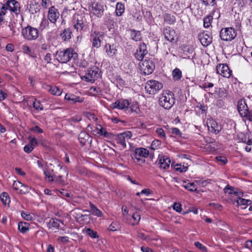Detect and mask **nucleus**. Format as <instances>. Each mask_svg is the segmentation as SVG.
Masks as SVG:
<instances>
[{"instance_id": "obj_12", "label": "nucleus", "mask_w": 252, "mask_h": 252, "mask_svg": "<svg viewBox=\"0 0 252 252\" xmlns=\"http://www.w3.org/2000/svg\"><path fill=\"white\" fill-rule=\"evenodd\" d=\"M92 133L97 136H103L106 138H110L112 134L107 131L104 127H89Z\"/></svg>"}, {"instance_id": "obj_57", "label": "nucleus", "mask_w": 252, "mask_h": 252, "mask_svg": "<svg viewBox=\"0 0 252 252\" xmlns=\"http://www.w3.org/2000/svg\"><path fill=\"white\" fill-rule=\"evenodd\" d=\"M22 49L23 52L26 54H29L31 52V50L30 47L27 45H24L22 47Z\"/></svg>"}, {"instance_id": "obj_34", "label": "nucleus", "mask_w": 252, "mask_h": 252, "mask_svg": "<svg viewBox=\"0 0 252 252\" xmlns=\"http://www.w3.org/2000/svg\"><path fill=\"white\" fill-rule=\"evenodd\" d=\"M18 229L22 233H25L29 229V224L25 222H20L18 223Z\"/></svg>"}, {"instance_id": "obj_18", "label": "nucleus", "mask_w": 252, "mask_h": 252, "mask_svg": "<svg viewBox=\"0 0 252 252\" xmlns=\"http://www.w3.org/2000/svg\"><path fill=\"white\" fill-rule=\"evenodd\" d=\"M216 70L218 74H219L224 77L229 78L230 74V70L227 65L220 64L217 66Z\"/></svg>"}, {"instance_id": "obj_40", "label": "nucleus", "mask_w": 252, "mask_h": 252, "mask_svg": "<svg viewBox=\"0 0 252 252\" xmlns=\"http://www.w3.org/2000/svg\"><path fill=\"white\" fill-rule=\"evenodd\" d=\"M0 199L5 205L10 203V198L6 192H3L0 194Z\"/></svg>"}, {"instance_id": "obj_23", "label": "nucleus", "mask_w": 252, "mask_h": 252, "mask_svg": "<svg viewBox=\"0 0 252 252\" xmlns=\"http://www.w3.org/2000/svg\"><path fill=\"white\" fill-rule=\"evenodd\" d=\"M163 34L167 40L171 42L175 41L176 34L174 30L170 28H165L163 31Z\"/></svg>"}, {"instance_id": "obj_13", "label": "nucleus", "mask_w": 252, "mask_h": 252, "mask_svg": "<svg viewBox=\"0 0 252 252\" xmlns=\"http://www.w3.org/2000/svg\"><path fill=\"white\" fill-rule=\"evenodd\" d=\"M104 36V34L99 32H94L91 34L92 46L98 48L101 46V40Z\"/></svg>"}, {"instance_id": "obj_50", "label": "nucleus", "mask_w": 252, "mask_h": 252, "mask_svg": "<svg viewBox=\"0 0 252 252\" xmlns=\"http://www.w3.org/2000/svg\"><path fill=\"white\" fill-rule=\"evenodd\" d=\"M216 158L218 161L221 162L223 164H226L227 162L226 158L224 157L217 156Z\"/></svg>"}, {"instance_id": "obj_6", "label": "nucleus", "mask_w": 252, "mask_h": 252, "mask_svg": "<svg viewBox=\"0 0 252 252\" xmlns=\"http://www.w3.org/2000/svg\"><path fill=\"white\" fill-rule=\"evenodd\" d=\"M163 87L162 84L156 80H151L146 84L145 89L149 94H155Z\"/></svg>"}, {"instance_id": "obj_60", "label": "nucleus", "mask_w": 252, "mask_h": 252, "mask_svg": "<svg viewBox=\"0 0 252 252\" xmlns=\"http://www.w3.org/2000/svg\"><path fill=\"white\" fill-rule=\"evenodd\" d=\"M157 132L160 137H163L164 138L165 137L164 132L161 128H158L157 129Z\"/></svg>"}, {"instance_id": "obj_26", "label": "nucleus", "mask_w": 252, "mask_h": 252, "mask_svg": "<svg viewBox=\"0 0 252 252\" xmlns=\"http://www.w3.org/2000/svg\"><path fill=\"white\" fill-rule=\"evenodd\" d=\"M60 220L55 218L51 219L47 222V227L49 229L53 230L58 229L60 227Z\"/></svg>"}, {"instance_id": "obj_35", "label": "nucleus", "mask_w": 252, "mask_h": 252, "mask_svg": "<svg viewBox=\"0 0 252 252\" xmlns=\"http://www.w3.org/2000/svg\"><path fill=\"white\" fill-rule=\"evenodd\" d=\"M90 207L91 209V212L92 214L96 216L97 217H101L102 215V213L95 206H94L93 204H90Z\"/></svg>"}, {"instance_id": "obj_37", "label": "nucleus", "mask_w": 252, "mask_h": 252, "mask_svg": "<svg viewBox=\"0 0 252 252\" xmlns=\"http://www.w3.org/2000/svg\"><path fill=\"white\" fill-rule=\"evenodd\" d=\"M165 21L169 24H173L176 21L175 17L169 14L165 15L164 17Z\"/></svg>"}, {"instance_id": "obj_22", "label": "nucleus", "mask_w": 252, "mask_h": 252, "mask_svg": "<svg viewBox=\"0 0 252 252\" xmlns=\"http://www.w3.org/2000/svg\"><path fill=\"white\" fill-rule=\"evenodd\" d=\"M60 13L58 10L54 6H52L49 9L48 17L50 21L52 23H55L57 19L59 17Z\"/></svg>"}, {"instance_id": "obj_61", "label": "nucleus", "mask_w": 252, "mask_h": 252, "mask_svg": "<svg viewBox=\"0 0 252 252\" xmlns=\"http://www.w3.org/2000/svg\"><path fill=\"white\" fill-rule=\"evenodd\" d=\"M6 50L9 52H12L14 50V46L12 44L9 43L6 45Z\"/></svg>"}, {"instance_id": "obj_54", "label": "nucleus", "mask_w": 252, "mask_h": 252, "mask_svg": "<svg viewBox=\"0 0 252 252\" xmlns=\"http://www.w3.org/2000/svg\"><path fill=\"white\" fill-rule=\"evenodd\" d=\"M48 21L46 19H43L40 24V28H41L42 30L45 29L48 25Z\"/></svg>"}, {"instance_id": "obj_48", "label": "nucleus", "mask_w": 252, "mask_h": 252, "mask_svg": "<svg viewBox=\"0 0 252 252\" xmlns=\"http://www.w3.org/2000/svg\"><path fill=\"white\" fill-rule=\"evenodd\" d=\"M169 130L170 131L171 130L170 132L172 133L175 134V135L181 136L182 133H181L180 130L178 128H176V127L172 128Z\"/></svg>"}, {"instance_id": "obj_45", "label": "nucleus", "mask_w": 252, "mask_h": 252, "mask_svg": "<svg viewBox=\"0 0 252 252\" xmlns=\"http://www.w3.org/2000/svg\"><path fill=\"white\" fill-rule=\"evenodd\" d=\"M194 245L196 248L200 249L202 252H207V248L199 242H195L194 243Z\"/></svg>"}, {"instance_id": "obj_59", "label": "nucleus", "mask_w": 252, "mask_h": 252, "mask_svg": "<svg viewBox=\"0 0 252 252\" xmlns=\"http://www.w3.org/2000/svg\"><path fill=\"white\" fill-rule=\"evenodd\" d=\"M29 139H30V144L33 146V148H34L37 144L36 139L35 138H32L31 136L29 137Z\"/></svg>"}, {"instance_id": "obj_31", "label": "nucleus", "mask_w": 252, "mask_h": 252, "mask_svg": "<svg viewBox=\"0 0 252 252\" xmlns=\"http://www.w3.org/2000/svg\"><path fill=\"white\" fill-rule=\"evenodd\" d=\"M65 99L72 101L73 103H75L77 102H82V100H79V97H77L73 94H66L64 97Z\"/></svg>"}, {"instance_id": "obj_24", "label": "nucleus", "mask_w": 252, "mask_h": 252, "mask_svg": "<svg viewBox=\"0 0 252 252\" xmlns=\"http://www.w3.org/2000/svg\"><path fill=\"white\" fill-rule=\"evenodd\" d=\"M128 108H127L126 114H132L133 116L139 115L140 110L139 108L138 104L136 103L130 104Z\"/></svg>"}, {"instance_id": "obj_36", "label": "nucleus", "mask_w": 252, "mask_h": 252, "mask_svg": "<svg viewBox=\"0 0 252 252\" xmlns=\"http://www.w3.org/2000/svg\"><path fill=\"white\" fill-rule=\"evenodd\" d=\"M85 232L87 235H89L92 238H98L97 232L91 229L90 228H85L83 231Z\"/></svg>"}, {"instance_id": "obj_15", "label": "nucleus", "mask_w": 252, "mask_h": 252, "mask_svg": "<svg viewBox=\"0 0 252 252\" xmlns=\"http://www.w3.org/2000/svg\"><path fill=\"white\" fill-rule=\"evenodd\" d=\"M74 20L76 21L74 24V28L77 31H81L85 26V18L83 14L75 15L74 16Z\"/></svg>"}, {"instance_id": "obj_1", "label": "nucleus", "mask_w": 252, "mask_h": 252, "mask_svg": "<svg viewBox=\"0 0 252 252\" xmlns=\"http://www.w3.org/2000/svg\"><path fill=\"white\" fill-rule=\"evenodd\" d=\"M237 109L241 117H243V120L246 125H252V112L248 109V106L244 99L239 100L237 103Z\"/></svg>"}, {"instance_id": "obj_16", "label": "nucleus", "mask_w": 252, "mask_h": 252, "mask_svg": "<svg viewBox=\"0 0 252 252\" xmlns=\"http://www.w3.org/2000/svg\"><path fill=\"white\" fill-rule=\"evenodd\" d=\"M130 105V103L127 99H119L117 100L115 103H113L111 105L112 108H118L120 109L124 110L126 113L127 108H128Z\"/></svg>"}, {"instance_id": "obj_49", "label": "nucleus", "mask_w": 252, "mask_h": 252, "mask_svg": "<svg viewBox=\"0 0 252 252\" xmlns=\"http://www.w3.org/2000/svg\"><path fill=\"white\" fill-rule=\"evenodd\" d=\"M33 149L34 148H33V146L30 145V144L26 145L24 148V151L27 153H31Z\"/></svg>"}, {"instance_id": "obj_62", "label": "nucleus", "mask_w": 252, "mask_h": 252, "mask_svg": "<svg viewBox=\"0 0 252 252\" xmlns=\"http://www.w3.org/2000/svg\"><path fill=\"white\" fill-rule=\"evenodd\" d=\"M138 237L144 240H147L148 239V236H146L145 234L142 232H138Z\"/></svg>"}, {"instance_id": "obj_33", "label": "nucleus", "mask_w": 252, "mask_h": 252, "mask_svg": "<svg viewBox=\"0 0 252 252\" xmlns=\"http://www.w3.org/2000/svg\"><path fill=\"white\" fill-rule=\"evenodd\" d=\"M125 11V6L124 5L121 3H117L116 7V14L117 16H120Z\"/></svg>"}, {"instance_id": "obj_2", "label": "nucleus", "mask_w": 252, "mask_h": 252, "mask_svg": "<svg viewBox=\"0 0 252 252\" xmlns=\"http://www.w3.org/2000/svg\"><path fill=\"white\" fill-rule=\"evenodd\" d=\"M56 56L57 59L61 63H66L71 59L75 60L78 57L76 52L71 48H67L63 51H57Z\"/></svg>"}, {"instance_id": "obj_11", "label": "nucleus", "mask_w": 252, "mask_h": 252, "mask_svg": "<svg viewBox=\"0 0 252 252\" xmlns=\"http://www.w3.org/2000/svg\"><path fill=\"white\" fill-rule=\"evenodd\" d=\"M132 136V133L130 131H126L118 134L116 138L117 143L120 144L124 148L126 147V142Z\"/></svg>"}, {"instance_id": "obj_63", "label": "nucleus", "mask_w": 252, "mask_h": 252, "mask_svg": "<svg viewBox=\"0 0 252 252\" xmlns=\"http://www.w3.org/2000/svg\"><path fill=\"white\" fill-rule=\"evenodd\" d=\"M210 19H209V18H205L204 19V26L205 28H208L210 26Z\"/></svg>"}, {"instance_id": "obj_27", "label": "nucleus", "mask_w": 252, "mask_h": 252, "mask_svg": "<svg viewBox=\"0 0 252 252\" xmlns=\"http://www.w3.org/2000/svg\"><path fill=\"white\" fill-rule=\"evenodd\" d=\"M14 188L15 189L17 190L18 188L20 187L22 189H20V191L22 193H26V192H29L30 188L27 185H25L20 182H14L13 184Z\"/></svg>"}, {"instance_id": "obj_29", "label": "nucleus", "mask_w": 252, "mask_h": 252, "mask_svg": "<svg viewBox=\"0 0 252 252\" xmlns=\"http://www.w3.org/2000/svg\"><path fill=\"white\" fill-rule=\"evenodd\" d=\"M129 31L130 32V36L132 40L135 41L141 40L142 36L140 31L133 29L129 30Z\"/></svg>"}, {"instance_id": "obj_8", "label": "nucleus", "mask_w": 252, "mask_h": 252, "mask_svg": "<svg viewBox=\"0 0 252 252\" xmlns=\"http://www.w3.org/2000/svg\"><path fill=\"white\" fill-rule=\"evenodd\" d=\"M220 36L222 40L231 41L236 36V32L233 28H223L220 31Z\"/></svg>"}, {"instance_id": "obj_51", "label": "nucleus", "mask_w": 252, "mask_h": 252, "mask_svg": "<svg viewBox=\"0 0 252 252\" xmlns=\"http://www.w3.org/2000/svg\"><path fill=\"white\" fill-rule=\"evenodd\" d=\"M90 90L92 93H95L94 94H99L101 92L100 89L96 87H91Z\"/></svg>"}, {"instance_id": "obj_25", "label": "nucleus", "mask_w": 252, "mask_h": 252, "mask_svg": "<svg viewBox=\"0 0 252 252\" xmlns=\"http://www.w3.org/2000/svg\"><path fill=\"white\" fill-rule=\"evenodd\" d=\"M104 50L107 55L110 57H112L117 54V49L114 45L106 44L104 46Z\"/></svg>"}, {"instance_id": "obj_20", "label": "nucleus", "mask_w": 252, "mask_h": 252, "mask_svg": "<svg viewBox=\"0 0 252 252\" xmlns=\"http://www.w3.org/2000/svg\"><path fill=\"white\" fill-rule=\"evenodd\" d=\"M198 38L201 44L204 47H207L212 43V37L209 33H200Z\"/></svg>"}, {"instance_id": "obj_38", "label": "nucleus", "mask_w": 252, "mask_h": 252, "mask_svg": "<svg viewBox=\"0 0 252 252\" xmlns=\"http://www.w3.org/2000/svg\"><path fill=\"white\" fill-rule=\"evenodd\" d=\"M49 91L53 94L56 95H60L62 93L61 90H60L58 87L52 86L50 87Z\"/></svg>"}, {"instance_id": "obj_55", "label": "nucleus", "mask_w": 252, "mask_h": 252, "mask_svg": "<svg viewBox=\"0 0 252 252\" xmlns=\"http://www.w3.org/2000/svg\"><path fill=\"white\" fill-rule=\"evenodd\" d=\"M44 174L45 176L46 179H48L49 182L54 181V178L53 176L49 175L48 172L46 171H44Z\"/></svg>"}, {"instance_id": "obj_30", "label": "nucleus", "mask_w": 252, "mask_h": 252, "mask_svg": "<svg viewBox=\"0 0 252 252\" xmlns=\"http://www.w3.org/2000/svg\"><path fill=\"white\" fill-rule=\"evenodd\" d=\"M72 32L69 29H65L61 33V36L64 41H68L71 38Z\"/></svg>"}, {"instance_id": "obj_28", "label": "nucleus", "mask_w": 252, "mask_h": 252, "mask_svg": "<svg viewBox=\"0 0 252 252\" xmlns=\"http://www.w3.org/2000/svg\"><path fill=\"white\" fill-rule=\"evenodd\" d=\"M234 193L239 197L237 200V203L238 205L248 206L251 204V200L240 198V195L243 194L242 192H234Z\"/></svg>"}, {"instance_id": "obj_46", "label": "nucleus", "mask_w": 252, "mask_h": 252, "mask_svg": "<svg viewBox=\"0 0 252 252\" xmlns=\"http://www.w3.org/2000/svg\"><path fill=\"white\" fill-rule=\"evenodd\" d=\"M21 216L22 218L26 220H31L33 219V217L30 214L22 212L21 213Z\"/></svg>"}, {"instance_id": "obj_39", "label": "nucleus", "mask_w": 252, "mask_h": 252, "mask_svg": "<svg viewBox=\"0 0 252 252\" xmlns=\"http://www.w3.org/2000/svg\"><path fill=\"white\" fill-rule=\"evenodd\" d=\"M172 75L175 80H179L182 77V72L179 68H175L173 71Z\"/></svg>"}, {"instance_id": "obj_21", "label": "nucleus", "mask_w": 252, "mask_h": 252, "mask_svg": "<svg viewBox=\"0 0 252 252\" xmlns=\"http://www.w3.org/2000/svg\"><path fill=\"white\" fill-rule=\"evenodd\" d=\"M159 168L161 169L165 170L169 167L171 161L169 158L166 156L161 155L158 157Z\"/></svg>"}, {"instance_id": "obj_58", "label": "nucleus", "mask_w": 252, "mask_h": 252, "mask_svg": "<svg viewBox=\"0 0 252 252\" xmlns=\"http://www.w3.org/2000/svg\"><path fill=\"white\" fill-rule=\"evenodd\" d=\"M51 54L50 53H47L44 57L45 61L47 63H51Z\"/></svg>"}, {"instance_id": "obj_32", "label": "nucleus", "mask_w": 252, "mask_h": 252, "mask_svg": "<svg viewBox=\"0 0 252 252\" xmlns=\"http://www.w3.org/2000/svg\"><path fill=\"white\" fill-rule=\"evenodd\" d=\"M183 187L191 191H194L197 190L193 183H187V182L184 181Z\"/></svg>"}, {"instance_id": "obj_4", "label": "nucleus", "mask_w": 252, "mask_h": 252, "mask_svg": "<svg viewBox=\"0 0 252 252\" xmlns=\"http://www.w3.org/2000/svg\"><path fill=\"white\" fill-rule=\"evenodd\" d=\"M99 77V68L95 66H93L87 70V72L84 75L81 76L82 80L86 82H94Z\"/></svg>"}, {"instance_id": "obj_5", "label": "nucleus", "mask_w": 252, "mask_h": 252, "mask_svg": "<svg viewBox=\"0 0 252 252\" xmlns=\"http://www.w3.org/2000/svg\"><path fill=\"white\" fill-rule=\"evenodd\" d=\"M140 69L145 75H149L154 71L155 65L152 60L145 59L140 63Z\"/></svg>"}, {"instance_id": "obj_52", "label": "nucleus", "mask_w": 252, "mask_h": 252, "mask_svg": "<svg viewBox=\"0 0 252 252\" xmlns=\"http://www.w3.org/2000/svg\"><path fill=\"white\" fill-rule=\"evenodd\" d=\"M173 208L177 212H180L182 210L181 205L179 203H175Z\"/></svg>"}, {"instance_id": "obj_19", "label": "nucleus", "mask_w": 252, "mask_h": 252, "mask_svg": "<svg viewBox=\"0 0 252 252\" xmlns=\"http://www.w3.org/2000/svg\"><path fill=\"white\" fill-rule=\"evenodd\" d=\"M251 131L247 128L246 130H244L243 132H239L237 136L238 138L243 143H246L247 145H252V140L249 138V134L251 133Z\"/></svg>"}, {"instance_id": "obj_56", "label": "nucleus", "mask_w": 252, "mask_h": 252, "mask_svg": "<svg viewBox=\"0 0 252 252\" xmlns=\"http://www.w3.org/2000/svg\"><path fill=\"white\" fill-rule=\"evenodd\" d=\"M122 213H123V216L124 218H126L128 214V210L126 206H123L122 208Z\"/></svg>"}, {"instance_id": "obj_47", "label": "nucleus", "mask_w": 252, "mask_h": 252, "mask_svg": "<svg viewBox=\"0 0 252 252\" xmlns=\"http://www.w3.org/2000/svg\"><path fill=\"white\" fill-rule=\"evenodd\" d=\"M57 241L62 243H67L68 242L69 239L67 236H60L58 238Z\"/></svg>"}, {"instance_id": "obj_10", "label": "nucleus", "mask_w": 252, "mask_h": 252, "mask_svg": "<svg viewBox=\"0 0 252 252\" xmlns=\"http://www.w3.org/2000/svg\"><path fill=\"white\" fill-rule=\"evenodd\" d=\"M91 12L98 17H101L103 15V5L98 0H94L90 6Z\"/></svg>"}, {"instance_id": "obj_7", "label": "nucleus", "mask_w": 252, "mask_h": 252, "mask_svg": "<svg viewBox=\"0 0 252 252\" xmlns=\"http://www.w3.org/2000/svg\"><path fill=\"white\" fill-rule=\"evenodd\" d=\"M22 34L24 37L27 40H35L38 36V31L37 29L29 26L22 30Z\"/></svg>"}, {"instance_id": "obj_41", "label": "nucleus", "mask_w": 252, "mask_h": 252, "mask_svg": "<svg viewBox=\"0 0 252 252\" xmlns=\"http://www.w3.org/2000/svg\"><path fill=\"white\" fill-rule=\"evenodd\" d=\"M33 108L37 111L42 110L43 109V106L41 104L40 101L35 99L32 103Z\"/></svg>"}, {"instance_id": "obj_44", "label": "nucleus", "mask_w": 252, "mask_h": 252, "mask_svg": "<svg viewBox=\"0 0 252 252\" xmlns=\"http://www.w3.org/2000/svg\"><path fill=\"white\" fill-rule=\"evenodd\" d=\"M161 144V142L158 140H154L151 145V149L152 150L157 149Z\"/></svg>"}, {"instance_id": "obj_64", "label": "nucleus", "mask_w": 252, "mask_h": 252, "mask_svg": "<svg viewBox=\"0 0 252 252\" xmlns=\"http://www.w3.org/2000/svg\"><path fill=\"white\" fill-rule=\"evenodd\" d=\"M7 96V95L6 93H4L1 90H0V101L3 100Z\"/></svg>"}, {"instance_id": "obj_3", "label": "nucleus", "mask_w": 252, "mask_h": 252, "mask_svg": "<svg viewBox=\"0 0 252 252\" xmlns=\"http://www.w3.org/2000/svg\"><path fill=\"white\" fill-rule=\"evenodd\" d=\"M174 94L170 91L163 92L159 97V105L165 109H169L174 104Z\"/></svg>"}, {"instance_id": "obj_53", "label": "nucleus", "mask_w": 252, "mask_h": 252, "mask_svg": "<svg viewBox=\"0 0 252 252\" xmlns=\"http://www.w3.org/2000/svg\"><path fill=\"white\" fill-rule=\"evenodd\" d=\"M132 219L136 221L137 223H138L140 220V216L139 213L135 212L132 214Z\"/></svg>"}, {"instance_id": "obj_43", "label": "nucleus", "mask_w": 252, "mask_h": 252, "mask_svg": "<svg viewBox=\"0 0 252 252\" xmlns=\"http://www.w3.org/2000/svg\"><path fill=\"white\" fill-rule=\"evenodd\" d=\"M207 128L209 133H212L215 134L218 133L221 130V127H207Z\"/></svg>"}, {"instance_id": "obj_42", "label": "nucleus", "mask_w": 252, "mask_h": 252, "mask_svg": "<svg viewBox=\"0 0 252 252\" xmlns=\"http://www.w3.org/2000/svg\"><path fill=\"white\" fill-rule=\"evenodd\" d=\"M206 6L211 5L215 6L217 4V0H200Z\"/></svg>"}, {"instance_id": "obj_14", "label": "nucleus", "mask_w": 252, "mask_h": 252, "mask_svg": "<svg viewBox=\"0 0 252 252\" xmlns=\"http://www.w3.org/2000/svg\"><path fill=\"white\" fill-rule=\"evenodd\" d=\"M148 53L146 45L142 43L139 45V47L134 54L135 58L138 61H142L144 56Z\"/></svg>"}, {"instance_id": "obj_17", "label": "nucleus", "mask_w": 252, "mask_h": 252, "mask_svg": "<svg viewBox=\"0 0 252 252\" xmlns=\"http://www.w3.org/2000/svg\"><path fill=\"white\" fill-rule=\"evenodd\" d=\"M6 7L8 9L16 15H18L20 11V6L19 3L15 0H9L6 3Z\"/></svg>"}, {"instance_id": "obj_9", "label": "nucleus", "mask_w": 252, "mask_h": 252, "mask_svg": "<svg viewBox=\"0 0 252 252\" xmlns=\"http://www.w3.org/2000/svg\"><path fill=\"white\" fill-rule=\"evenodd\" d=\"M149 155V151L145 148H136L134 152L131 155V158L133 160H136L137 162H145L144 158Z\"/></svg>"}]
</instances>
